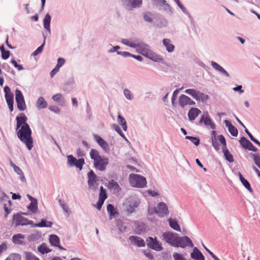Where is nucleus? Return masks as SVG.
Listing matches in <instances>:
<instances>
[{
  "mask_svg": "<svg viewBox=\"0 0 260 260\" xmlns=\"http://www.w3.org/2000/svg\"><path fill=\"white\" fill-rule=\"evenodd\" d=\"M17 132V135L19 140L26 145L28 150H31L33 147V139L31 137V130L29 124L20 127Z\"/></svg>",
  "mask_w": 260,
  "mask_h": 260,
  "instance_id": "1",
  "label": "nucleus"
},
{
  "mask_svg": "<svg viewBox=\"0 0 260 260\" xmlns=\"http://www.w3.org/2000/svg\"><path fill=\"white\" fill-rule=\"evenodd\" d=\"M121 43L126 46L135 48L138 53L144 56L151 50L150 47L147 44L138 39H135L133 41L129 39H123L121 40Z\"/></svg>",
  "mask_w": 260,
  "mask_h": 260,
  "instance_id": "2",
  "label": "nucleus"
},
{
  "mask_svg": "<svg viewBox=\"0 0 260 260\" xmlns=\"http://www.w3.org/2000/svg\"><path fill=\"white\" fill-rule=\"evenodd\" d=\"M129 181L132 186L138 188H144L146 186V178L139 174H131L129 175Z\"/></svg>",
  "mask_w": 260,
  "mask_h": 260,
  "instance_id": "3",
  "label": "nucleus"
},
{
  "mask_svg": "<svg viewBox=\"0 0 260 260\" xmlns=\"http://www.w3.org/2000/svg\"><path fill=\"white\" fill-rule=\"evenodd\" d=\"M150 214H156L159 217H164L169 213L168 207L167 204L164 202L158 203L156 207H153L149 209Z\"/></svg>",
  "mask_w": 260,
  "mask_h": 260,
  "instance_id": "4",
  "label": "nucleus"
},
{
  "mask_svg": "<svg viewBox=\"0 0 260 260\" xmlns=\"http://www.w3.org/2000/svg\"><path fill=\"white\" fill-rule=\"evenodd\" d=\"M175 247H181L184 248L188 246L190 248L193 247V244L191 239L187 236L180 237L178 236L176 243L175 244Z\"/></svg>",
  "mask_w": 260,
  "mask_h": 260,
  "instance_id": "5",
  "label": "nucleus"
},
{
  "mask_svg": "<svg viewBox=\"0 0 260 260\" xmlns=\"http://www.w3.org/2000/svg\"><path fill=\"white\" fill-rule=\"evenodd\" d=\"M218 140L223 145L222 152L225 159L229 162H233L234 161L232 154L226 148V141L223 135H220L218 136Z\"/></svg>",
  "mask_w": 260,
  "mask_h": 260,
  "instance_id": "6",
  "label": "nucleus"
},
{
  "mask_svg": "<svg viewBox=\"0 0 260 260\" xmlns=\"http://www.w3.org/2000/svg\"><path fill=\"white\" fill-rule=\"evenodd\" d=\"M15 100L17 103V108L20 111H23L26 109L24 96L22 92L18 89L15 90Z\"/></svg>",
  "mask_w": 260,
  "mask_h": 260,
  "instance_id": "7",
  "label": "nucleus"
},
{
  "mask_svg": "<svg viewBox=\"0 0 260 260\" xmlns=\"http://www.w3.org/2000/svg\"><path fill=\"white\" fill-rule=\"evenodd\" d=\"M13 220L16 226L26 225H32V221L22 216L21 214L17 213L16 214H14Z\"/></svg>",
  "mask_w": 260,
  "mask_h": 260,
  "instance_id": "8",
  "label": "nucleus"
},
{
  "mask_svg": "<svg viewBox=\"0 0 260 260\" xmlns=\"http://www.w3.org/2000/svg\"><path fill=\"white\" fill-rule=\"evenodd\" d=\"M162 239L166 242L169 244L171 246L175 247V245L177 241L178 235L170 232H166L162 234Z\"/></svg>",
  "mask_w": 260,
  "mask_h": 260,
  "instance_id": "9",
  "label": "nucleus"
},
{
  "mask_svg": "<svg viewBox=\"0 0 260 260\" xmlns=\"http://www.w3.org/2000/svg\"><path fill=\"white\" fill-rule=\"evenodd\" d=\"M87 179L89 188L93 190H96L97 189V185H96L98 181L97 176L92 170L90 171L87 174Z\"/></svg>",
  "mask_w": 260,
  "mask_h": 260,
  "instance_id": "10",
  "label": "nucleus"
},
{
  "mask_svg": "<svg viewBox=\"0 0 260 260\" xmlns=\"http://www.w3.org/2000/svg\"><path fill=\"white\" fill-rule=\"evenodd\" d=\"M146 242L147 246L153 250L159 251L163 249L161 244L157 240L156 237L153 238L151 237H149L146 240Z\"/></svg>",
  "mask_w": 260,
  "mask_h": 260,
  "instance_id": "11",
  "label": "nucleus"
},
{
  "mask_svg": "<svg viewBox=\"0 0 260 260\" xmlns=\"http://www.w3.org/2000/svg\"><path fill=\"white\" fill-rule=\"evenodd\" d=\"M109 164V159L107 157H102L93 163L94 167L99 171H104Z\"/></svg>",
  "mask_w": 260,
  "mask_h": 260,
  "instance_id": "12",
  "label": "nucleus"
},
{
  "mask_svg": "<svg viewBox=\"0 0 260 260\" xmlns=\"http://www.w3.org/2000/svg\"><path fill=\"white\" fill-rule=\"evenodd\" d=\"M178 104L181 108L184 109L187 105H194L196 103L187 95L181 94L179 97Z\"/></svg>",
  "mask_w": 260,
  "mask_h": 260,
  "instance_id": "13",
  "label": "nucleus"
},
{
  "mask_svg": "<svg viewBox=\"0 0 260 260\" xmlns=\"http://www.w3.org/2000/svg\"><path fill=\"white\" fill-rule=\"evenodd\" d=\"M202 123H204L206 126H210V128L212 129L216 128L215 124L213 122L212 120L207 112L202 115L200 118L199 123L201 124Z\"/></svg>",
  "mask_w": 260,
  "mask_h": 260,
  "instance_id": "14",
  "label": "nucleus"
},
{
  "mask_svg": "<svg viewBox=\"0 0 260 260\" xmlns=\"http://www.w3.org/2000/svg\"><path fill=\"white\" fill-rule=\"evenodd\" d=\"M129 240L132 244L136 245L139 247H144L145 242L144 240L141 237L137 236H131Z\"/></svg>",
  "mask_w": 260,
  "mask_h": 260,
  "instance_id": "15",
  "label": "nucleus"
},
{
  "mask_svg": "<svg viewBox=\"0 0 260 260\" xmlns=\"http://www.w3.org/2000/svg\"><path fill=\"white\" fill-rule=\"evenodd\" d=\"M16 120L17 122L16 128V131L19 129L20 127H22L25 124H28L27 123V118L23 113H20L19 116H17L16 117Z\"/></svg>",
  "mask_w": 260,
  "mask_h": 260,
  "instance_id": "16",
  "label": "nucleus"
},
{
  "mask_svg": "<svg viewBox=\"0 0 260 260\" xmlns=\"http://www.w3.org/2000/svg\"><path fill=\"white\" fill-rule=\"evenodd\" d=\"M140 204L138 200L133 199L128 201V204L126 206V210L128 213H132Z\"/></svg>",
  "mask_w": 260,
  "mask_h": 260,
  "instance_id": "17",
  "label": "nucleus"
},
{
  "mask_svg": "<svg viewBox=\"0 0 260 260\" xmlns=\"http://www.w3.org/2000/svg\"><path fill=\"white\" fill-rule=\"evenodd\" d=\"M125 6L128 8H139L142 5V0H123Z\"/></svg>",
  "mask_w": 260,
  "mask_h": 260,
  "instance_id": "18",
  "label": "nucleus"
},
{
  "mask_svg": "<svg viewBox=\"0 0 260 260\" xmlns=\"http://www.w3.org/2000/svg\"><path fill=\"white\" fill-rule=\"evenodd\" d=\"M145 56L154 62H160L164 60V58L160 55L154 52L151 50Z\"/></svg>",
  "mask_w": 260,
  "mask_h": 260,
  "instance_id": "19",
  "label": "nucleus"
},
{
  "mask_svg": "<svg viewBox=\"0 0 260 260\" xmlns=\"http://www.w3.org/2000/svg\"><path fill=\"white\" fill-rule=\"evenodd\" d=\"M49 242L52 246L57 247L60 249H64L59 245L60 240L59 237L55 235H51L49 237Z\"/></svg>",
  "mask_w": 260,
  "mask_h": 260,
  "instance_id": "20",
  "label": "nucleus"
},
{
  "mask_svg": "<svg viewBox=\"0 0 260 260\" xmlns=\"http://www.w3.org/2000/svg\"><path fill=\"white\" fill-rule=\"evenodd\" d=\"M191 257L196 260H205V257L201 252L197 248L194 247L190 254Z\"/></svg>",
  "mask_w": 260,
  "mask_h": 260,
  "instance_id": "21",
  "label": "nucleus"
},
{
  "mask_svg": "<svg viewBox=\"0 0 260 260\" xmlns=\"http://www.w3.org/2000/svg\"><path fill=\"white\" fill-rule=\"evenodd\" d=\"M224 123L228 128L229 132L234 137H237L238 134L237 129L228 120H225Z\"/></svg>",
  "mask_w": 260,
  "mask_h": 260,
  "instance_id": "22",
  "label": "nucleus"
},
{
  "mask_svg": "<svg viewBox=\"0 0 260 260\" xmlns=\"http://www.w3.org/2000/svg\"><path fill=\"white\" fill-rule=\"evenodd\" d=\"M201 113V111L197 108H191L188 111V117L190 121L194 120Z\"/></svg>",
  "mask_w": 260,
  "mask_h": 260,
  "instance_id": "23",
  "label": "nucleus"
},
{
  "mask_svg": "<svg viewBox=\"0 0 260 260\" xmlns=\"http://www.w3.org/2000/svg\"><path fill=\"white\" fill-rule=\"evenodd\" d=\"M4 91L6 102L14 101V94L11 91V89L9 86H6L4 88Z\"/></svg>",
  "mask_w": 260,
  "mask_h": 260,
  "instance_id": "24",
  "label": "nucleus"
},
{
  "mask_svg": "<svg viewBox=\"0 0 260 260\" xmlns=\"http://www.w3.org/2000/svg\"><path fill=\"white\" fill-rule=\"evenodd\" d=\"M238 176L239 177L240 180L242 184L243 185V186L250 192H252L253 190L251 187V185L249 182L245 179L243 175L241 174V173H238Z\"/></svg>",
  "mask_w": 260,
  "mask_h": 260,
  "instance_id": "25",
  "label": "nucleus"
},
{
  "mask_svg": "<svg viewBox=\"0 0 260 260\" xmlns=\"http://www.w3.org/2000/svg\"><path fill=\"white\" fill-rule=\"evenodd\" d=\"M162 43L168 52L171 53L174 51L175 46L171 43V40L170 39H164L162 40Z\"/></svg>",
  "mask_w": 260,
  "mask_h": 260,
  "instance_id": "26",
  "label": "nucleus"
},
{
  "mask_svg": "<svg viewBox=\"0 0 260 260\" xmlns=\"http://www.w3.org/2000/svg\"><path fill=\"white\" fill-rule=\"evenodd\" d=\"M50 21L51 16L48 13H47L44 18L43 25L45 29H46L50 34L51 33Z\"/></svg>",
  "mask_w": 260,
  "mask_h": 260,
  "instance_id": "27",
  "label": "nucleus"
},
{
  "mask_svg": "<svg viewBox=\"0 0 260 260\" xmlns=\"http://www.w3.org/2000/svg\"><path fill=\"white\" fill-rule=\"evenodd\" d=\"M47 102L45 100L44 98L42 96H40L36 102V106L38 109L39 110L46 108L47 107Z\"/></svg>",
  "mask_w": 260,
  "mask_h": 260,
  "instance_id": "28",
  "label": "nucleus"
},
{
  "mask_svg": "<svg viewBox=\"0 0 260 260\" xmlns=\"http://www.w3.org/2000/svg\"><path fill=\"white\" fill-rule=\"evenodd\" d=\"M24 235L21 234L14 235L12 237L13 242L15 244L21 245L23 244V240H24Z\"/></svg>",
  "mask_w": 260,
  "mask_h": 260,
  "instance_id": "29",
  "label": "nucleus"
},
{
  "mask_svg": "<svg viewBox=\"0 0 260 260\" xmlns=\"http://www.w3.org/2000/svg\"><path fill=\"white\" fill-rule=\"evenodd\" d=\"M52 222L51 221H47L44 219H42L40 222L38 223L33 224L32 227H47L51 228L52 225Z\"/></svg>",
  "mask_w": 260,
  "mask_h": 260,
  "instance_id": "30",
  "label": "nucleus"
},
{
  "mask_svg": "<svg viewBox=\"0 0 260 260\" xmlns=\"http://www.w3.org/2000/svg\"><path fill=\"white\" fill-rule=\"evenodd\" d=\"M152 3L153 5L156 6L164 5L165 10H170L171 9L170 5L167 3L166 0H152Z\"/></svg>",
  "mask_w": 260,
  "mask_h": 260,
  "instance_id": "31",
  "label": "nucleus"
},
{
  "mask_svg": "<svg viewBox=\"0 0 260 260\" xmlns=\"http://www.w3.org/2000/svg\"><path fill=\"white\" fill-rule=\"evenodd\" d=\"M38 250L42 254H47L51 251L45 243H43L38 247Z\"/></svg>",
  "mask_w": 260,
  "mask_h": 260,
  "instance_id": "32",
  "label": "nucleus"
},
{
  "mask_svg": "<svg viewBox=\"0 0 260 260\" xmlns=\"http://www.w3.org/2000/svg\"><path fill=\"white\" fill-rule=\"evenodd\" d=\"M89 154L91 159L93 160L94 162L102 157L100 155L99 152L95 149H91Z\"/></svg>",
  "mask_w": 260,
  "mask_h": 260,
  "instance_id": "33",
  "label": "nucleus"
},
{
  "mask_svg": "<svg viewBox=\"0 0 260 260\" xmlns=\"http://www.w3.org/2000/svg\"><path fill=\"white\" fill-rule=\"evenodd\" d=\"M169 225L172 229L178 232L181 231L180 225L175 219L170 218L169 219Z\"/></svg>",
  "mask_w": 260,
  "mask_h": 260,
  "instance_id": "34",
  "label": "nucleus"
},
{
  "mask_svg": "<svg viewBox=\"0 0 260 260\" xmlns=\"http://www.w3.org/2000/svg\"><path fill=\"white\" fill-rule=\"evenodd\" d=\"M184 92L187 94L190 95L196 100L199 99L198 95L200 91L194 89H187L184 91Z\"/></svg>",
  "mask_w": 260,
  "mask_h": 260,
  "instance_id": "35",
  "label": "nucleus"
},
{
  "mask_svg": "<svg viewBox=\"0 0 260 260\" xmlns=\"http://www.w3.org/2000/svg\"><path fill=\"white\" fill-rule=\"evenodd\" d=\"M41 237L40 233L36 232L28 236L27 240L29 242H34L38 240Z\"/></svg>",
  "mask_w": 260,
  "mask_h": 260,
  "instance_id": "36",
  "label": "nucleus"
},
{
  "mask_svg": "<svg viewBox=\"0 0 260 260\" xmlns=\"http://www.w3.org/2000/svg\"><path fill=\"white\" fill-rule=\"evenodd\" d=\"M107 210L110 217V219H112V217L115 215L118 214L117 211L115 210L114 206L111 204L107 205Z\"/></svg>",
  "mask_w": 260,
  "mask_h": 260,
  "instance_id": "37",
  "label": "nucleus"
},
{
  "mask_svg": "<svg viewBox=\"0 0 260 260\" xmlns=\"http://www.w3.org/2000/svg\"><path fill=\"white\" fill-rule=\"evenodd\" d=\"M109 187L110 188H113L115 190L118 192L121 190V188L118 183L114 180H110L109 183Z\"/></svg>",
  "mask_w": 260,
  "mask_h": 260,
  "instance_id": "38",
  "label": "nucleus"
},
{
  "mask_svg": "<svg viewBox=\"0 0 260 260\" xmlns=\"http://www.w3.org/2000/svg\"><path fill=\"white\" fill-rule=\"evenodd\" d=\"M112 128L114 129L122 138H123L126 141L128 142L127 139L126 138L124 134L121 130L119 126L116 124H113L111 126Z\"/></svg>",
  "mask_w": 260,
  "mask_h": 260,
  "instance_id": "39",
  "label": "nucleus"
},
{
  "mask_svg": "<svg viewBox=\"0 0 260 260\" xmlns=\"http://www.w3.org/2000/svg\"><path fill=\"white\" fill-rule=\"evenodd\" d=\"M44 41L43 44L39 46L33 53L32 55L37 56L42 53L45 45L46 37L43 34Z\"/></svg>",
  "mask_w": 260,
  "mask_h": 260,
  "instance_id": "40",
  "label": "nucleus"
},
{
  "mask_svg": "<svg viewBox=\"0 0 260 260\" xmlns=\"http://www.w3.org/2000/svg\"><path fill=\"white\" fill-rule=\"evenodd\" d=\"M28 209L32 213H36L38 211L37 200H34V201L31 202L29 206L28 207Z\"/></svg>",
  "mask_w": 260,
  "mask_h": 260,
  "instance_id": "41",
  "label": "nucleus"
},
{
  "mask_svg": "<svg viewBox=\"0 0 260 260\" xmlns=\"http://www.w3.org/2000/svg\"><path fill=\"white\" fill-rule=\"evenodd\" d=\"M25 260H40V259L30 252L25 251L24 252Z\"/></svg>",
  "mask_w": 260,
  "mask_h": 260,
  "instance_id": "42",
  "label": "nucleus"
},
{
  "mask_svg": "<svg viewBox=\"0 0 260 260\" xmlns=\"http://www.w3.org/2000/svg\"><path fill=\"white\" fill-rule=\"evenodd\" d=\"M99 199L105 200L107 198L106 190L103 186L100 187Z\"/></svg>",
  "mask_w": 260,
  "mask_h": 260,
  "instance_id": "43",
  "label": "nucleus"
},
{
  "mask_svg": "<svg viewBox=\"0 0 260 260\" xmlns=\"http://www.w3.org/2000/svg\"><path fill=\"white\" fill-rule=\"evenodd\" d=\"M239 143L242 147L245 149H246L248 147V144H250V142L244 137H242L240 139Z\"/></svg>",
  "mask_w": 260,
  "mask_h": 260,
  "instance_id": "44",
  "label": "nucleus"
},
{
  "mask_svg": "<svg viewBox=\"0 0 260 260\" xmlns=\"http://www.w3.org/2000/svg\"><path fill=\"white\" fill-rule=\"evenodd\" d=\"M52 99L55 102H58L59 103H64V100L62 98V96L60 93H57L55 95H54Z\"/></svg>",
  "mask_w": 260,
  "mask_h": 260,
  "instance_id": "45",
  "label": "nucleus"
},
{
  "mask_svg": "<svg viewBox=\"0 0 260 260\" xmlns=\"http://www.w3.org/2000/svg\"><path fill=\"white\" fill-rule=\"evenodd\" d=\"M185 139L189 140L192 143H193L196 146H198L200 144V139L198 137H192V136H186Z\"/></svg>",
  "mask_w": 260,
  "mask_h": 260,
  "instance_id": "46",
  "label": "nucleus"
},
{
  "mask_svg": "<svg viewBox=\"0 0 260 260\" xmlns=\"http://www.w3.org/2000/svg\"><path fill=\"white\" fill-rule=\"evenodd\" d=\"M84 164V159L82 158L79 159H77V161H76L75 164H74V166H75L77 168H78L80 170H81Z\"/></svg>",
  "mask_w": 260,
  "mask_h": 260,
  "instance_id": "47",
  "label": "nucleus"
},
{
  "mask_svg": "<svg viewBox=\"0 0 260 260\" xmlns=\"http://www.w3.org/2000/svg\"><path fill=\"white\" fill-rule=\"evenodd\" d=\"M93 137L94 140L96 142V143L101 147L102 145H103L106 141H105L103 139H102L100 136L96 134L93 135Z\"/></svg>",
  "mask_w": 260,
  "mask_h": 260,
  "instance_id": "48",
  "label": "nucleus"
},
{
  "mask_svg": "<svg viewBox=\"0 0 260 260\" xmlns=\"http://www.w3.org/2000/svg\"><path fill=\"white\" fill-rule=\"evenodd\" d=\"M67 158L68 165L71 167H74V164H75L76 161H77V159L72 155L68 156Z\"/></svg>",
  "mask_w": 260,
  "mask_h": 260,
  "instance_id": "49",
  "label": "nucleus"
},
{
  "mask_svg": "<svg viewBox=\"0 0 260 260\" xmlns=\"http://www.w3.org/2000/svg\"><path fill=\"white\" fill-rule=\"evenodd\" d=\"M123 93L126 99L128 100H132L133 99L134 96L129 89L127 88L124 89L123 90Z\"/></svg>",
  "mask_w": 260,
  "mask_h": 260,
  "instance_id": "50",
  "label": "nucleus"
},
{
  "mask_svg": "<svg viewBox=\"0 0 260 260\" xmlns=\"http://www.w3.org/2000/svg\"><path fill=\"white\" fill-rule=\"evenodd\" d=\"M179 93V90L178 89H176L175 90L173 93L172 98H171V103L173 107H175L176 105V103L175 101L176 100V98L177 96V95Z\"/></svg>",
  "mask_w": 260,
  "mask_h": 260,
  "instance_id": "51",
  "label": "nucleus"
},
{
  "mask_svg": "<svg viewBox=\"0 0 260 260\" xmlns=\"http://www.w3.org/2000/svg\"><path fill=\"white\" fill-rule=\"evenodd\" d=\"M176 3L177 4L178 6L181 9L182 12L187 16H189L190 14L187 12L186 8L184 7V6L180 3L179 0H174Z\"/></svg>",
  "mask_w": 260,
  "mask_h": 260,
  "instance_id": "52",
  "label": "nucleus"
},
{
  "mask_svg": "<svg viewBox=\"0 0 260 260\" xmlns=\"http://www.w3.org/2000/svg\"><path fill=\"white\" fill-rule=\"evenodd\" d=\"M198 98L199 99H197L196 101L205 102L209 99V96L208 95L200 91Z\"/></svg>",
  "mask_w": 260,
  "mask_h": 260,
  "instance_id": "53",
  "label": "nucleus"
},
{
  "mask_svg": "<svg viewBox=\"0 0 260 260\" xmlns=\"http://www.w3.org/2000/svg\"><path fill=\"white\" fill-rule=\"evenodd\" d=\"M10 166L13 168L14 172L18 175L20 174L22 172L21 169L18 166H17L14 162L11 160L10 161Z\"/></svg>",
  "mask_w": 260,
  "mask_h": 260,
  "instance_id": "54",
  "label": "nucleus"
},
{
  "mask_svg": "<svg viewBox=\"0 0 260 260\" xmlns=\"http://www.w3.org/2000/svg\"><path fill=\"white\" fill-rule=\"evenodd\" d=\"M21 256L17 253L10 254L6 259V260H21Z\"/></svg>",
  "mask_w": 260,
  "mask_h": 260,
  "instance_id": "55",
  "label": "nucleus"
},
{
  "mask_svg": "<svg viewBox=\"0 0 260 260\" xmlns=\"http://www.w3.org/2000/svg\"><path fill=\"white\" fill-rule=\"evenodd\" d=\"M117 227L121 233L125 232L127 229L126 226L124 225L121 221H118Z\"/></svg>",
  "mask_w": 260,
  "mask_h": 260,
  "instance_id": "56",
  "label": "nucleus"
},
{
  "mask_svg": "<svg viewBox=\"0 0 260 260\" xmlns=\"http://www.w3.org/2000/svg\"><path fill=\"white\" fill-rule=\"evenodd\" d=\"M211 65L212 66L214 69L219 72V73L221 72V70H222L223 68L218 63L213 61H211Z\"/></svg>",
  "mask_w": 260,
  "mask_h": 260,
  "instance_id": "57",
  "label": "nucleus"
},
{
  "mask_svg": "<svg viewBox=\"0 0 260 260\" xmlns=\"http://www.w3.org/2000/svg\"><path fill=\"white\" fill-rule=\"evenodd\" d=\"M173 257L174 260H186L182 255L177 252L174 253L173 254Z\"/></svg>",
  "mask_w": 260,
  "mask_h": 260,
  "instance_id": "58",
  "label": "nucleus"
},
{
  "mask_svg": "<svg viewBox=\"0 0 260 260\" xmlns=\"http://www.w3.org/2000/svg\"><path fill=\"white\" fill-rule=\"evenodd\" d=\"M11 62L18 71L23 70V67L22 66L21 64H18L15 59H12Z\"/></svg>",
  "mask_w": 260,
  "mask_h": 260,
  "instance_id": "59",
  "label": "nucleus"
},
{
  "mask_svg": "<svg viewBox=\"0 0 260 260\" xmlns=\"http://www.w3.org/2000/svg\"><path fill=\"white\" fill-rule=\"evenodd\" d=\"M252 155L255 165L260 169V156L254 154H253Z\"/></svg>",
  "mask_w": 260,
  "mask_h": 260,
  "instance_id": "60",
  "label": "nucleus"
},
{
  "mask_svg": "<svg viewBox=\"0 0 260 260\" xmlns=\"http://www.w3.org/2000/svg\"><path fill=\"white\" fill-rule=\"evenodd\" d=\"M65 59L63 58H58L57 59V63L56 67L60 69L65 63Z\"/></svg>",
  "mask_w": 260,
  "mask_h": 260,
  "instance_id": "61",
  "label": "nucleus"
},
{
  "mask_svg": "<svg viewBox=\"0 0 260 260\" xmlns=\"http://www.w3.org/2000/svg\"><path fill=\"white\" fill-rule=\"evenodd\" d=\"M117 54L124 57H131L132 54L126 51H117Z\"/></svg>",
  "mask_w": 260,
  "mask_h": 260,
  "instance_id": "62",
  "label": "nucleus"
},
{
  "mask_svg": "<svg viewBox=\"0 0 260 260\" xmlns=\"http://www.w3.org/2000/svg\"><path fill=\"white\" fill-rule=\"evenodd\" d=\"M48 108L50 111L57 114L59 113L60 111V109L55 106H50Z\"/></svg>",
  "mask_w": 260,
  "mask_h": 260,
  "instance_id": "63",
  "label": "nucleus"
},
{
  "mask_svg": "<svg viewBox=\"0 0 260 260\" xmlns=\"http://www.w3.org/2000/svg\"><path fill=\"white\" fill-rule=\"evenodd\" d=\"M4 209L5 211V217L7 218L8 214L10 213V212L11 211V209L10 208H9L8 207H7V205L6 204H5L4 205Z\"/></svg>",
  "mask_w": 260,
  "mask_h": 260,
  "instance_id": "64",
  "label": "nucleus"
}]
</instances>
